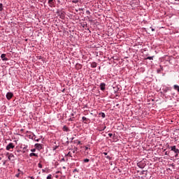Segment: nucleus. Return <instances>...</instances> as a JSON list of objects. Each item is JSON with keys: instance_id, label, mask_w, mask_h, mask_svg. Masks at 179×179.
<instances>
[{"instance_id": "obj_1", "label": "nucleus", "mask_w": 179, "mask_h": 179, "mask_svg": "<svg viewBox=\"0 0 179 179\" xmlns=\"http://www.w3.org/2000/svg\"><path fill=\"white\" fill-rule=\"evenodd\" d=\"M171 150L172 152H174V153H179V150H178V148H177V147L176 145L171 146Z\"/></svg>"}, {"instance_id": "obj_2", "label": "nucleus", "mask_w": 179, "mask_h": 179, "mask_svg": "<svg viewBox=\"0 0 179 179\" xmlns=\"http://www.w3.org/2000/svg\"><path fill=\"white\" fill-rule=\"evenodd\" d=\"M15 148V145L13 143H10L6 148V150H9L10 149H13Z\"/></svg>"}, {"instance_id": "obj_3", "label": "nucleus", "mask_w": 179, "mask_h": 179, "mask_svg": "<svg viewBox=\"0 0 179 179\" xmlns=\"http://www.w3.org/2000/svg\"><path fill=\"white\" fill-rule=\"evenodd\" d=\"M35 148L37 150H41V149H43V144L36 143Z\"/></svg>"}, {"instance_id": "obj_4", "label": "nucleus", "mask_w": 179, "mask_h": 179, "mask_svg": "<svg viewBox=\"0 0 179 179\" xmlns=\"http://www.w3.org/2000/svg\"><path fill=\"white\" fill-rule=\"evenodd\" d=\"M13 97V93L8 92L6 94V99H7V100H10V99H12Z\"/></svg>"}, {"instance_id": "obj_5", "label": "nucleus", "mask_w": 179, "mask_h": 179, "mask_svg": "<svg viewBox=\"0 0 179 179\" xmlns=\"http://www.w3.org/2000/svg\"><path fill=\"white\" fill-rule=\"evenodd\" d=\"M100 89H101V90L104 92V90H106V83H101L100 84Z\"/></svg>"}, {"instance_id": "obj_6", "label": "nucleus", "mask_w": 179, "mask_h": 179, "mask_svg": "<svg viewBox=\"0 0 179 179\" xmlns=\"http://www.w3.org/2000/svg\"><path fill=\"white\" fill-rule=\"evenodd\" d=\"M1 58L2 61H8V58L6 57V54H1Z\"/></svg>"}, {"instance_id": "obj_7", "label": "nucleus", "mask_w": 179, "mask_h": 179, "mask_svg": "<svg viewBox=\"0 0 179 179\" xmlns=\"http://www.w3.org/2000/svg\"><path fill=\"white\" fill-rule=\"evenodd\" d=\"M29 146L25 145L23 148H22V152L26 153V152H29Z\"/></svg>"}, {"instance_id": "obj_8", "label": "nucleus", "mask_w": 179, "mask_h": 179, "mask_svg": "<svg viewBox=\"0 0 179 179\" xmlns=\"http://www.w3.org/2000/svg\"><path fill=\"white\" fill-rule=\"evenodd\" d=\"M49 6H54V0H48Z\"/></svg>"}, {"instance_id": "obj_9", "label": "nucleus", "mask_w": 179, "mask_h": 179, "mask_svg": "<svg viewBox=\"0 0 179 179\" xmlns=\"http://www.w3.org/2000/svg\"><path fill=\"white\" fill-rule=\"evenodd\" d=\"M97 67V63L93 62L91 63V68H96Z\"/></svg>"}, {"instance_id": "obj_10", "label": "nucleus", "mask_w": 179, "mask_h": 179, "mask_svg": "<svg viewBox=\"0 0 179 179\" xmlns=\"http://www.w3.org/2000/svg\"><path fill=\"white\" fill-rule=\"evenodd\" d=\"M33 156H34L35 157H38V155H37L34 152H31L29 154V157H33Z\"/></svg>"}, {"instance_id": "obj_11", "label": "nucleus", "mask_w": 179, "mask_h": 179, "mask_svg": "<svg viewBox=\"0 0 179 179\" xmlns=\"http://www.w3.org/2000/svg\"><path fill=\"white\" fill-rule=\"evenodd\" d=\"M29 138H31V139H34V141H36V142H38V139L36 138V135L33 134V136H29Z\"/></svg>"}, {"instance_id": "obj_12", "label": "nucleus", "mask_w": 179, "mask_h": 179, "mask_svg": "<svg viewBox=\"0 0 179 179\" xmlns=\"http://www.w3.org/2000/svg\"><path fill=\"white\" fill-rule=\"evenodd\" d=\"M6 155L9 156L11 159H15V155L12 153L10 154L9 152H7Z\"/></svg>"}, {"instance_id": "obj_13", "label": "nucleus", "mask_w": 179, "mask_h": 179, "mask_svg": "<svg viewBox=\"0 0 179 179\" xmlns=\"http://www.w3.org/2000/svg\"><path fill=\"white\" fill-rule=\"evenodd\" d=\"M173 89H174V90H176L177 92H179V86L178 85H174Z\"/></svg>"}, {"instance_id": "obj_14", "label": "nucleus", "mask_w": 179, "mask_h": 179, "mask_svg": "<svg viewBox=\"0 0 179 179\" xmlns=\"http://www.w3.org/2000/svg\"><path fill=\"white\" fill-rule=\"evenodd\" d=\"M99 115H101L102 118H106V114L104 113H100Z\"/></svg>"}, {"instance_id": "obj_15", "label": "nucleus", "mask_w": 179, "mask_h": 179, "mask_svg": "<svg viewBox=\"0 0 179 179\" xmlns=\"http://www.w3.org/2000/svg\"><path fill=\"white\" fill-rule=\"evenodd\" d=\"M3 10V5L2 3H0V12H2Z\"/></svg>"}, {"instance_id": "obj_16", "label": "nucleus", "mask_w": 179, "mask_h": 179, "mask_svg": "<svg viewBox=\"0 0 179 179\" xmlns=\"http://www.w3.org/2000/svg\"><path fill=\"white\" fill-rule=\"evenodd\" d=\"M83 162H84V163H89V162H90V159H85L83 160Z\"/></svg>"}, {"instance_id": "obj_17", "label": "nucleus", "mask_w": 179, "mask_h": 179, "mask_svg": "<svg viewBox=\"0 0 179 179\" xmlns=\"http://www.w3.org/2000/svg\"><path fill=\"white\" fill-rule=\"evenodd\" d=\"M51 178H52V175L49 174V175L47 176V179H51Z\"/></svg>"}, {"instance_id": "obj_18", "label": "nucleus", "mask_w": 179, "mask_h": 179, "mask_svg": "<svg viewBox=\"0 0 179 179\" xmlns=\"http://www.w3.org/2000/svg\"><path fill=\"white\" fill-rule=\"evenodd\" d=\"M38 167L39 169H43V165L41 163H39V164H38Z\"/></svg>"}, {"instance_id": "obj_19", "label": "nucleus", "mask_w": 179, "mask_h": 179, "mask_svg": "<svg viewBox=\"0 0 179 179\" xmlns=\"http://www.w3.org/2000/svg\"><path fill=\"white\" fill-rule=\"evenodd\" d=\"M83 121H87V118L85 116L82 117Z\"/></svg>"}, {"instance_id": "obj_20", "label": "nucleus", "mask_w": 179, "mask_h": 179, "mask_svg": "<svg viewBox=\"0 0 179 179\" xmlns=\"http://www.w3.org/2000/svg\"><path fill=\"white\" fill-rule=\"evenodd\" d=\"M145 59L152 60V59H153V56H152V57H148Z\"/></svg>"}, {"instance_id": "obj_21", "label": "nucleus", "mask_w": 179, "mask_h": 179, "mask_svg": "<svg viewBox=\"0 0 179 179\" xmlns=\"http://www.w3.org/2000/svg\"><path fill=\"white\" fill-rule=\"evenodd\" d=\"M169 90H170V88L169 87H165V90H164V92H169Z\"/></svg>"}, {"instance_id": "obj_22", "label": "nucleus", "mask_w": 179, "mask_h": 179, "mask_svg": "<svg viewBox=\"0 0 179 179\" xmlns=\"http://www.w3.org/2000/svg\"><path fill=\"white\" fill-rule=\"evenodd\" d=\"M106 159H108V160H111L113 158L110 156H106Z\"/></svg>"}, {"instance_id": "obj_23", "label": "nucleus", "mask_w": 179, "mask_h": 179, "mask_svg": "<svg viewBox=\"0 0 179 179\" xmlns=\"http://www.w3.org/2000/svg\"><path fill=\"white\" fill-rule=\"evenodd\" d=\"M67 156H69V157H72V153H71L70 152L67 154Z\"/></svg>"}, {"instance_id": "obj_24", "label": "nucleus", "mask_w": 179, "mask_h": 179, "mask_svg": "<svg viewBox=\"0 0 179 179\" xmlns=\"http://www.w3.org/2000/svg\"><path fill=\"white\" fill-rule=\"evenodd\" d=\"M78 2H79V0L73 1V3H78Z\"/></svg>"}, {"instance_id": "obj_25", "label": "nucleus", "mask_w": 179, "mask_h": 179, "mask_svg": "<svg viewBox=\"0 0 179 179\" xmlns=\"http://www.w3.org/2000/svg\"><path fill=\"white\" fill-rule=\"evenodd\" d=\"M36 148L31 149V152H32V153H34V152H36Z\"/></svg>"}, {"instance_id": "obj_26", "label": "nucleus", "mask_w": 179, "mask_h": 179, "mask_svg": "<svg viewBox=\"0 0 179 179\" xmlns=\"http://www.w3.org/2000/svg\"><path fill=\"white\" fill-rule=\"evenodd\" d=\"M64 131H68V128H66L65 126L63 127Z\"/></svg>"}, {"instance_id": "obj_27", "label": "nucleus", "mask_w": 179, "mask_h": 179, "mask_svg": "<svg viewBox=\"0 0 179 179\" xmlns=\"http://www.w3.org/2000/svg\"><path fill=\"white\" fill-rule=\"evenodd\" d=\"M108 136H110V138H111V136H113V134L109 133V134H108Z\"/></svg>"}, {"instance_id": "obj_28", "label": "nucleus", "mask_w": 179, "mask_h": 179, "mask_svg": "<svg viewBox=\"0 0 179 179\" xmlns=\"http://www.w3.org/2000/svg\"><path fill=\"white\" fill-rule=\"evenodd\" d=\"M176 155H175V157H178V154L179 153H175Z\"/></svg>"}, {"instance_id": "obj_29", "label": "nucleus", "mask_w": 179, "mask_h": 179, "mask_svg": "<svg viewBox=\"0 0 179 179\" xmlns=\"http://www.w3.org/2000/svg\"><path fill=\"white\" fill-rule=\"evenodd\" d=\"M3 166H5V164H6V161H3Z\"/></svg>"}, {"instance_id": "obj_30", "label": "nucleus", "mask_w": 179, "mask_h": 179, "mask_svg": "<svg viewBox=\"0 0 179 179\" xmlns=\"http://www.w3.org/2000/svg\"><path fill=\"white\" fill-rule=\"evenodd\" d=\"M150 29H151L152 31H155V29L154 28L150 27Z\"/></svg>"}, {"instance_id": "obj_31", "label": "nucleus", "mask_w": 179, "mask_h": 179, "mask_svg": "<svg viewBox=\"0 0 179 179\" xmlns=\"http://www.w3.org/2000/svg\"><path fill=\"white\" fill-rule=\"evenodd\" d=\"M73 115H75V114H73V113H71L70 117H73Z\"/></svg>"}, {"instance_id": "obj_32", "label": "nucleus", "mask_w": 179, "mask_h": 179, "mask_svg": "<svg viewBox=\"0 0 179 179\" xmlns=\"http://www.w3.org/2000/svg\"><path fill=\"white\" fill-rule=\"evenodd\" d=\"M103 155H104L105 156H107L108 153L107 152H103Z\"/></svg>"}, {"instance_id": "obj_33", "label": "nucleus", "mask_w": 179, "mask_h": 179, "mask_svg": "<svg viewBox=\"0 0 179 179\" xmlns=\"http://www.w3.org/2000/svg\"><path fill=\"white\" fill-rule=\"evenodd\" d=\"M19 176H20V174L17 173V174L15 175V177H19Z\"/></svg>"}, {"instance_id": "obj_34", "label": "nucleus", "mask_w": 179, "mask_h": 179, "mask_svg": "<svg viewBox=\"0 0 179 179\" xmlns=\"http://www.w3.org/2000/svg\"><path fill=\"white\" fill-rule=\"evenodd\" d=\"M8 160H12V158H10L9 156L8 157Z\"/></svg>"}, {"instance_id": "obj_35", "label": "nucleus", "mask_w": 179, "mask_h": 179, "mask_svg": "<svg viewBox=\"0 0 179 179\" xmlns=\"http://www.w3.org/2000/svg\"><path fill=\"white\" fill-rule=\"evenodd\" d=\"M106 127L104 126L103 128V129H102V131H104V129H106Z\"/></svg>"}, {"instance_id": "obj_36", "label": "nucleus", "mask_w": 179, "mask_h": 179, "mask_svg": "<svg viewBox=\"0 0 179 179\" xmlns=\"http://www.w3.org/2000/svg\"><path fill=\"white\" fill-rule=\"evenodd\" d=\"M42 171H43V173H45V169H42Z\"/></svg>"}, {"instance_id": "obj_37", "label": "nucleus", "mask_w": 179, "mask_h": 179, "mask_svg": "<svg viewBox=\"0 0 179 179\" xmlns=\"http://www.w3.org/2000/svg\"><path fill=\"white\" fill-rule=\"evenodd\" d=\"M29 178L34 179V177L30 176Z\"/></svg>"}, {"instance_id": "obj_38", "label": "nucleus", "mask_w": 179, "mask_h": 179, "mask_svg": "<svg viewBox=\"0 0 179 179\" xmlns=\"http://www.w3.org/2000/svg\"><path fill=\"white\" fill-rule=\"evenodd\" d=\"M69 121H72V117H70Z\"/></svg>"}, {"instance_id": "obj_39", "label": "nucleus", "mask_w": 179, "mask_h": 179, "mask_svg": "<svg viewBox=\"0 0 179 179\" xmlns=\"http://www.w3.org/2000/svg\"><path fill=\"white\" fill-rule=\"evenodd\" d=\"M87 13H90V11H89V10H87Z\"/></svg>"}, {"instance_id": "obj_40", "label": "nucleus", "mask_w": 179, "mask_h": 179, "mask_svg": "<svg viewBox=\"0 0 179 179\" xmlns=\"http://www.w3.org/2000/svg\"><path fill=\"white\" fill-rule=\"evenodd\" d=\"M87 149H89V148L86 147L85 150H87Z\"/></svg>"}, {"instance_id": "obj_41", "label": "nucleus", "mask_w": 179, "mask_h": 179, "mask_svg": "<svg viewBox=\"0 0 179 179\" xmlns=\"http://www.w3.org/2000/svg\"><path fill=\"white\" fill-rule=\"evenodd\" d=\"M165 155H169V154L167 153V152H165Z\"/></svg>"}, {"instance_id": "obj_42", "label": "nucleus", "mask_w": 179, "mask_h": 179, "mask_svg": "<svg viewBox=\"0 0 179 179\" xmlns=\"http://www.w3.org/2000/svg\"><path fill=\"white\" fill-rule=\"evenodd\" d=\"M78 144H80V141H78Z\"/></svg>"}, {"instance_id": "obj_43", "label": "nucleus", "mask_w": 179, "mask_h": 179, "mask_svg": "<svg viewBox=\"0 0 179 179\" xmlns=\"http://www.w3.org/2000/svg\"><path fill=\"white\" fill-rule=\"evenodd\" d=\"M63 169H65V166H63Z\"/></svg>"}, {"instance_id": "obj_44", "label": "nucleus", "mask_w": 179, "mask_h": 179, "mask_svg": "<svg viewBox=\"0 0 179 179\" xmlns=\"http://www.w3.org/2000/svg\"><path fill=\"white\" fill-rule=\"evenodd\" d=\"M175 1H179V0H175Z\"/></svg>"}, {"instance_id": "obj_45", "label": "nucleus", "mask_w": 179, "mask_h": 179, "mask_svg": "<svg viewBox=\"0 0 179 179\" xmlns=\"http://www.w3.org/2000/svg\"><path fill=\"white\" fill-rule=\"evenodd\" d=\"M73 153H75V151L74 152H73Z\"/></svg>"}]
</instances>
